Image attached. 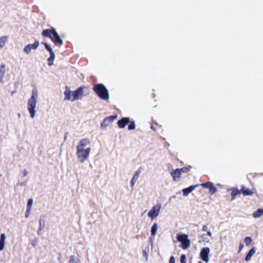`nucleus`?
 <instances>
[{
  "label": "nucleus",
  "mask_w": 263,
  "mask_h": 263,
  "mask_svg": "<svg viewBox=\"0 0 263 263\" xmlns=\"http://www.w3.org/2000/svg\"><path fill=\"white\" fill-rule=\"evenodd\" d=\"M198 263H202L201 261H199Z\"/></svg>",
  "instance_id": "49"
},
{
  "label": "nucleus",
  "mask_w": 263,
  "mask_h": 263,
  "mask_svg": "<svg viewBox=\"0 0 263 263\" xmlns=\"http://www.w3.org/2000/svg\"><path fill=\"white\" fill-rule=\"evenodd\" d=\"M202 229V231H206V232L208 231V227L206 225H203Z\"/></svg>",
  "instance_id": "38"
},
{
  "label": "nucleus",
  "mask_w": 263,
  "mask_h": 263,
  "mask_svg": "<svg viewBox=\"0 0 263 263\" xmlns=\"http://www.w3.org/2000/svg\"><path fill=\"white\" fill-rule=\"evenodd\" d=\"M177 239L181 243L182 248L184 250L187 249L190 246L191 241L186 234H178L177 235Z\"/></svg>",
  "instance_id": "3"
},
{
  "label": "nucleus",
  "mask_w": 263,
  "mask_h": 263,
  "mask_svg": "<svg viewBox=\"0 0 263 263\" xmlns=\"http://www.w3.org/2000/svg\"><path fill=\"white\" fill-rule=\"evenodd\" d=\"M6 71V66L5 65H1L0 66V83L3 82V78Z\"/></svg>",
  "instance_id": "23"
},
{
  "label": "nucleus",
  "mask_w": 263,
  "mask_h": 263,
  "mask_svg": "<svg viewBox=\"0 0 263 263\" xmlns=\"http://www.w3.org/2000/svg\"><path fill=\"white\" fill-rule=\"evenodd\" d=\"M90 151V148H87L86 149H77V155L78 159L81 163H83L84 161L87 159L89 155Z\"/></svg>",
  "instance_id": "4"
},
{
  "label": "nucleus",
  "mask_w": 263,
  "mask_h": 263,
  "mask_svg": "<svg viewBox=\"0 0 263 263\" xmlns=\"http://www.w3.org/2000/svg\"><path fill=\"white\" fill-rule=\"evenodd\" d=\"M171 198H176V196H172Z\"/></svg>",
  "instance_id": "44"
},
{
  "label": "nucleus",
  "mask_w": 263,
  "mask_h": 263,
  "mask_svg": "<svg viewBox=\"0 0 263 263\" xmlns=\"http://www.w3.org/2000/svg\"><path fill=\"white\" fill-rule=\"evenodd\" d=\"M23 173L24 176H27L28 174V172L26 170L24 171Z\"/></svg>",
  "instance_id": "41"
},
{
  "label": "nucleus",
  "mask_w": 263,
  "mask_h": 263,
  "mask_svg": "<svg viewBox=\"0 0 263 263\" xmlns=\"http://www.w3.org/2000/svg\"><path fill=\"white\" fill-rule=\"evenodd\" d=\"M71 91L70 89V88L68 87H66V90L64 91V95H65V100H70L71 101V99L72 98H71Z\"/></svg>",
  "instance_id": "18"
},
{
  "label": "nucleus",
  "mask_w": 263,
  "mask_h": 263,
  "mask_svg": "<svg viewBox=\"0 0 263 263\" xmlns=\"http://www.w3.org/2000/svg\"><path fill=\"white\" fill-rule=\"evenodd\" d=\"M263 215V209H258L256 211L253 213V216L255 218H258Z\"/></svg>",
  "instance_id": "25"
},
{
  "label": "nucleus",
  "mask_w": 263,
  "mask_h": 263,
  "mask_svg": "<svg viewBox=\"0 0 263 263\" xmlns=\"http://www.w3.org/2000/svg\"><path fill=\"white\" fill-rule=\"evenodd\" d=\"M36 243H37L36 240L33 241L31 242V245H32L33 247H35L36 245Z\"/></svg>",
  "instance_id": "39"
},
{
  "label": "nucleus",
  "mask_w": 263,
  "mask_h": 263,
  "mask_svg": "<svg viewBox=\"0 0 263 263\" xmlns=\"http://www.w3.org/2000/svg\"><path fill=\"white\" fill-rule=\"evenodd\" d=\"M40 44L39 41H35L32 44H28L26 45L23 51L26 54H29L31 52V50H35L37 48Z\"/></svg>",
  "instance_id": "9"
},
{
  "label": "nucleus",
  "mask_w": 263,
  "mask_h": 263,
  "mask_svg": "<svg viewBox=\"0 0 263 263\" xmlns=\"http://www.w3.org/2000/svg\"><path fill=\"white\" fill-rule=\"evenodd\" d=\"M83 93V88L82 87H80L77 88L75 91H73L72 96V98L71 99V101H74L75 100H79L81 99L82 97Z\"/></svg>",
  "instance_id": "10"
},
{
  "label": "nucleus",
  "mask_w": 263,
  "mask_h": 263,
  "mask_svg": "<svg viewBox=\"0 0 263 263\" xmlns=\"http://www.w3.org/2000/svg\"><path fill=\"white\" fill-rule=\"evenodd\" d=\"M141 171L140 170H138L136 171V173L135 174V175H134L132 180H131V186H132V187L134 186V185L135 184L137 180H138L139 176H140V174H141Z\"/></svg>",
  "instance_id": "17"
},
{
  "label": "nucleus",
  "mask_w": 263,
  "mask_h": 263,
  "mask_svg": "<svg viewBox=\"0 0 263 263\" xmlns=\"http://www.w3.org/2000/svg\"><path fill=\"white\" fill-rule=\"evenodd\" d=\"M54 59H55L54 53L50 54V57L48 59V65L49 66L53 65Z\"/></svg>",
  "instance_id": "27"
},
{
  "label": "nucleus",
  "mask_w": 263,
  "mask_h": 263,
  "mask_svg": "<svg viewBox=\"0 0 263 263\" xmlns=\"http://www.w3.org/2000/svg\"><path fill=\"white\" fill-rule=\"evenodd\" d=\"M66 138H67V136H66V135H65L64 137V139L65 140L66 139Z\"/></svg>",
  "instance_id": "46"
},
{
  "label": "nucleus",
  "mask_w": 263,
  "mask_h": 263,
  "mask_svg": "<svg viewBox=\"0 0 263 263\" xmlns=\"http://www.w3.org/2000/svg\"><path fill=\"white\" fill-rule=\"evenodd\" d=\"M200 185L205 189H208L209 193L211 195L215 194L217 190L212 182H207L204 183H202Z\"/></svg>",
  "instance_id": "11"
},
{
  "label": "nucleus",
  "mask_w": 263,
  "mask_h": 263,
  "mask_svg": "<svg viewBox=\"0 0 263 263\" xmlns=\"http://www.w3.org/2000/svg\"><path fill=\"white\" fill-rule=\"evenodd\" d=\"M151 128L154 129L153 126H151Z\"/></svg>",
  "instance_id": "45"
},
{
  "label": "nucleus",
  "mask_w": 263,
  "mask_h": 263,
  "mask_svg": "<svg viewBox=\"0 0 263 263\" xmlns=\"http://www.w3.org/2000/svg\"><path fill=\"white\" fill-rule=\"evenodd\" d=\"M168 263H175V258L173 256H171Z\"/></svg>",
  "instance_id": "36"
},
{
  "label": "nucleus",
  "mask_w": 263,
  "mask_h": 263,
  "mask_svg": "<svg viewBox=\"0 0 263 263\" xmlns=\"http://www.w3.org/2000/svg\"><path fill=\"white\" fill-rule=\"evenodd\" d=\"M172 177L173 178V180L175 181H177L179 180L180 176L182 174L181 172L179 171V168H177L172 171L171 173Z\"/></svg>",
  "instance_id": "13"
},
{
  "label": "nucleus",
  "mask_w": 263,
  "mask_h": 263,
  "mask_svg": "<svg viewBox=\"0 0 263 263\" xmlns=\"http://www.w3.org/2000/svg\"><path fill=\"white\" fill-rule=\"evenodd\" d=\"M42 44H43L44 45L45 49L48 51H49L50 54L54 53V52H53L52 49L51 48V47L47 43H44V42H42Z\"/></svg>",
  "instance_id": "29"
},
{
  "label": "nucleus",
  "mask_w": 263,
  "mask_h": 263,
  "mask_svg": "<svg viewBox=\"0 0 263 263\" xmlns=\"http://www.w3.org/2000/svg\"><path fill=\"white\" fill-rule=\"evenodd\" d=\"M179 170L182 174L183 173H187L190 171V168L187 167H184L181 168H179Z\"/></svg>",
  "instance_id": "34"
},
{
  "label": "nucleus",
  "mask_w": 263,
  "mask_h": 263,
  "mask_svg": "<svg viewBox=\"0 0 263 263\" xmlns=\"http://www.w3.org/2000/svg\"><path fill=\"white\" fill-rule=\"evenodd\" d=\"M244 242L246 246H249L252 242V238L250 236L246 237L244 239Z\"/></svg>",
  "instance_id": "32"
},
{
  "label": "nucleus",
  "mask_w": 263,
  "mask_h": 263,
  "mask_svg": "<svg viewBox=\"0 0 263 263\" xmlns=\"http://www.w3.org/2000/svg\"><path fill=\"white\" fill-rule=\"evenodd\" d=\"M241 190H239L237 188H233L232 189V192H231V197H232V200H234L236 196L238 195H239L241 193Z\"/></svg>",
  "instance_id": "22"
},
{
  "label": "nucleus",
  "mask_w": 263,
  "mask_h": 263,
  "mask_svg": "<svg viewBox=\"0 0 263 263\" xmlns=\"http://www.w3.org/2000/svg\"><path fill=\"white\" fill-rule=\"evenodd\" d=\"M158 229V225L156 223H154L151 228V235L155 236Z\"/></svg>",
  "instance_id": "28"
},
{
  "label": "nucleus",
  "mask_w": 263,
  "mask_h": 263,
  "mask_svg": "<svg viewBox=\"0 0 263 263\" xmlns=\"http://www.w3.org/2000/svg\"><path fill=\"white\" fill-rule=\"evenodd\" d=\"M143 253L144 256H145L146 259H147V256L148 255L147 254V253H146V251L145 250H143Z\"/></svg>",
  "instance_id": "40"
},
{
  "label": "nucleus",
  "mask_w": 263,
  "mask_h": 263,
  "mask_svg": "<svg viewBox=\"0 0 263 263\" xmlns=\"http://www.w3.org/2000/svg\"><path fill=\"white\" fill-rule=\"evenodd\" d=\"M38 98V91L37 89L34 88L32 91V95L28 100L27 103V109L30 113V117L34 118L35 115L36 110L35 109Z\"/></svg>",
  "instance_id": "1"
},
{
  "label": "nucleus",
  "mask_w": 263,
  "mask_h": 263,
  "mask_svg": "<svg viewBox=\"0 0 263 263\" xmlns=\"http://www.w3.org/2000/svg\"><path fill=\"white\" fill-rule=\"evenodd\" d=\"M241 192L243 196H250L252 195L253 192L249 189L245 187L244 186L241 187Z\"/></svg>",
  "instance_id": "20"
},
{
  "label": "nucleus",
  "mask_w": 263,
  "mask_h": 263,
  "mask_svg": "<svg viewBox=\"0 0 263 263\" xmlns=\"http://www.w3.org/2000/svg\"><path fill=\"white\" fill-rule=\"evenodd\" d=\"M161 208V204H157V205L154 206L153 208L148 212V216L152 219H155L158 216Z\"/></svg>",
  "instance_id": "5"
},
{
  "label": "nucleus",
  "mask_w": 263,
  "mask_h": 263,
  "mask_svg": "<svg viewBox=\"0 0 263 263\" xmlns=\"http://www.w3.org/2000/svg\"><path fill=\"white\" fill-rule=\"evenodd\" d=\"M130 122V119L129 117H123L120 120L118 121V126L120 128H124L125 126Z\"/></svg>",
  "instance_id": "12"
},
{
  "label": "nucleus",
  "mask_w": 263,
  "mask_h": 263,
  "mask_svg": "<svg viewBox=\"0 0 263 263\" xmlns=\"http://www.w3.org/2000/svg\"><path fill=\"white\" fill-rule=\"evenodd\" d=\"M6 40V36H2L0 38V48H2L5 46Z\"/></svg>",
  "instance_id": "30"
},
{
  "label": "nucleus",
  "mask_w": 263,
  "mask_h": 263,
  "mask_svg": "<svg viewBox=\"0 0 263 263\" xmlns=\"http://www.w3.org/2000/svg\"><path fill=\"white\" fill-rule=\"evenodd\" d=\"M129 124L128 126V129L132 130H134L136 128V125L134 121H130V122H129Z\"/></svg>",
  "instance_id": "31"
},
{
  "label": "nucleus",
  "mask_w": 263,
  "mask_h": 263,
  "mask_svg": "<svg viewBox=\"0 0 263 263\" xmlns=\"http://www.w3.org/2000/svg\"><path fill=\"white\" fill-rule=\"evenodd\" d=\"M186 256L184 254H182L180 257L181 263H186Z\"/></svg>",
  "instance_id": "35"
},
{
  "label": "nucleus",
  "mask_w": 263,
  "mask_h": 263,
  "mask_svg": "<svg viewBox=\"0 0 263 263\" xmlns=\"http://www.w3.org/2000/svg\"><path fill=\"white\" fill-rule=\"evenodd\" d=\"M210 252V249L209 247L203 248L200 252V257L204 262H208L209 261V254Z\"/></svg>",
  "instance_id": "6"
},
{
  "label": "nucleus",
  "mask_w": 263,
  "mask_h": 263,
  "mask_svg": "<svg viewBox=\"0 0 263 263\" xmlns=\"http://www.w3.org/2000/svg\"><path fill=\"white\" fill-rule=\"evenodd\" d=\"M207 234L210 237H212V233H211V231H207Z\"/></svg>",
  "instance_id": "42"
},
{
  "label": "nucleus",
  "mask_w": 263,
  "mask_h": 263,
  "mask_svg": "<svg viewBox=\"0 0 263 263\" xmlns=\"http://www.w3.org/2000/svg\"><path fill=\"white\" fill-rule=\"evenodd\" d=\"M51 41L55 45L61 46L63 44V41L55 30V28H53V35L51 38Z\"/></svg>",
  "instance_id": "8"
},
{
  "label": "nucleus",
  "mask_w": 263,
  "mask_h": 263,
  "mask_svg": "<svg viewBox=\"0 0 263 263\" xmlns=\"http://www.w3.org/2000/svg\"><path fill=\"white\" fill-rule=\"evenodd\" d=\"M255 248L254 247L252 248L247 254L245 257V260L246 261H250L251 259L252 256L255 254Z\"/></svg>",
  "instance_id": "21"
},
{
  "label": "nucleus",
  "mask_w": 263,
  "mask_h": 263,
  "mask_svg": "<svg viewBox=\"0 0 263 263\" xmlns=\"http://www.w3.org/2000/svg\"><path fill=\"white\" fill-rule=\"evenodd\" d=\"M117 115H112L105 118L101 124V128L102 129H105L117 118Z\"/></svg>",
  "instance_id": "7"
},
{
  "label": "nucleus",
  "mask_w": 263,
  "mask_h": 263,
  "mask_svg": "<svg viewBox=\"0 0 263 263\" xmlns=\"http://www.w3.org/2000/svg\"><path fill=\"white\" fill-rule=\"evenodd\" d=\"M69 263H81V261L78 256L74 255L70 256Z\"/></svg>",
  "instance_id": "24"
},
{
  "label": "nucleus",
  "mask_w": 263,
  "mask_h": 263,
  "mask_svg": "<svg viewBox=\"0 0 263 263\" xmlns=\"http://www.w3.org/2000/svg\"><path fill=\"white\" fill-rule=\"evenodd\" d=\"M53 28L47 29L44 30L42 32V35L45 37L50 38L51 39L53 35Z\"/></svg>",
  "instance_id": "15"
},
{
  "label": "nucleus",
  "mask_w": 263,
  "mask_h": 263,
  "mask_svg": "<svg viewBox=\"0 0 263 263\" xmlns=\"http://www.w3.org/2000/svg\"><path fill=\"white\" fill-rule=\"evenodd\" d=\"M93 90L101 99L107 101L109 98V95L107 87L102 83H98L93 86Z\"/></svg>",
  "instance_id": "2"
},
{
  "label": "nucleus",
  "mask_w": 263,
  "mask_h": 263,
  "mask_svg": "<svg viewBox=\"0 0 263 263\" xmlns=\"http://www.w3.org/2000/svg\"><path fill=\"white\" fill-rule=\"evenodd\" d=\"M20 184H21V185H23V182H21Z\"/></svg>",
  "instance_id": "48"
},
{
  "label": "nucleus",
  "mask_w": 263,
  "mask_h": 263,
  "mask_svg": "<svg viewBox=\"0 0 263 263\" xmlns=\"http://www.w3.org/2000/svg\"><path fill=\"white\" fill-rule=\"evenodd\" d=\"M6 239V236L5 234H1L0 238V251H2L4 249Z\"/></svg>",
  "instance_id": "19"
},
{
  "label": "nucleus",
  "mask_w": 263,
  "mask_h": 263,
  "mask_svg": "<svg viewBox=\"0 0 263 263\" xmlns=\"http://www.w3.org/2000/svg\"><path fill=\"white\" fill-rule=\"evenodd\" d=\"M30 210H29L28 209H27L26 213H25V217L26 218H28L30 215Z\"/></svg>",
  "instance_id": "37"
},
{
  "label": "nucleus",
  "mask_w": 263,
  "mask_h": 263,
  "mask_svg": "<svg viewBox=\"0 0 263 263\" xmlns=\"http://www.w3.org/2000/svg\"><path fill=\"white\" fill-rule=\"evenodd\" d=\"M32 204H33V199L32 198L29 199L28 200V202H27V209H28L29 210H31Z\"/></svg>",
  "instance_id": "33"
},
{
  "label": "nucleus",
  "mask_w": 263,
  "mask_h": 263,
  "mask_svg": "<svg viewBox=\"0 0 263 263\" xmlns=\"http://www.w3.org/2000/svg\"><path fill=\"white\" fill-rule=\"evenodd\" d=\"M243 247V245L242 244H240V245H239V251H241Z\"/></svg>",
  "instance_id": "43"
},
{
  "label": "nucleus",
  "mask_w": 263,
  "mask_h": 263,
  "mask_svg": "<svg viewBox=\"0 0 263 263\" xmlns=\"http://www.w3.org/2000/svg\"><path fill=\"white\" fill-rule=\"evenodd\" d=\"M21 116V114H18V117H20Z\"/></svg>",
  "instance_id": "47"
},
{
  "label": "nucleus",
  "mask_w": 263,
  "mask_h": 263,
  "mask_svg": "<svg viewBox=\"0 0 263 263\" xmlns=\"http://www.w3.org/2000/svg\"><path fill=\"white\" fill-rule=\"evenodd\" d=\"M199 185L196 184V185H191L189 187L183 189L182 190L183 194L184 196H187L188 195L192 192L197 186Z\"/></svg>",
  "instance_id": "14"
},
{
  "label": "nucleus",
  "mask_w": 263,
  "mask_h": 263,
  "mask_svg": "<svg viewBox=\"0 0 263 263\" xmlns=\"http://www.w3.org/2000/svg\"><path fill=\"white\" fill-rule=\"evenodd\" d=\"M89 143V140L88 139H83L81 140L77 146V149H84V147Z\"/></svg>",
  "instance_id": "16"
},
{
  "label": "nucleus",
  "mask_w": 263,
  "mask_h": 263,
  "mask_svg": "<svg viewBox=\"0 0 263 263\" xmlns=\"http://www.w3.org/2000/svg\"><path fill=\"white\" fill-rule=\"evenodd\" d=\"M39 228L37 230V234L38 235H40V233L41 232V231L42 230V229L44 228V226H45V222H44V220L42 219H40V220H39Z\"/></svg>",
  "instance_id": "26"
}]
</instances>
